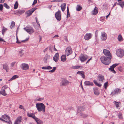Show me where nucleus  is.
I'll use <instances>...</instances> for the list:
<instances>
[{"label": "nucleus", "mask_w": 124, "mask_h": 124, "mask_svg": "<svg viewBox=\"0 0 124 124\" xmlns=\"http://www.w3.org/2000/svg\"><path fill=\"white\" fill-rule=\"evenodd\" d=\"M111 58L109 57H105L104 56H101L100 59L101 62L106 65L109 64L111 62Z\"/></svg>", "instance_id": "1"}, {"label": "nucleus", "mask_w": 124, "mask_h": 124, "mask_svg": "<svg viewBox=\"0 0 124 124\" xmlns=\"http://www.w3.org/2000/svg\"><path fill=\"white\" fill-rule=\"evenodd\" d=\"M36 107L39 112L45 111V106L42 103H39L36 104Z\"/></svg>", "instance_id": "2"}, {"label": "nucleus", "mask_w": 124, "mask_h": 124, "mask_svg": "<svg viewBox=\"0 0 124 124\" xmlns=\"http://www.w3.org/2000/svg\"><path fill=\"white\" fill-rule=\"evenodd\" d=\"M116 54L117 56L122 58L124 55V50L123 49L119 48L116 50Z\"/></svg>", "instance_id": "3"}, {"label": "nucleus", "mask_w": 124, "mask_h": 124, "mask_svg": "<svg viewBox=\"0 0 124 124\" xmlns=\"http://www.w3.org/2000/svg\"><path fill=\"white\" fill-rule=\"evenodd\" d=\"M80 60L81 62H83L88 58V56L86 54H81L79 56Z\"/></svg>", "instance_id": "4"}, {"label": "nucleus", "mask_w": 124, "mask_h": 124, "mask_svg": "<svg viewBox=\"0 0 124 124\" xmlns=\"http://www.w3.org/2000/svg\"><path fill=\"white\" fill-rule=\"evenodd\" d=\"M2 117L4 119L6 120L5 122L8 124H12L10 119V117L6 115H4L2 116Z\"/></svg>", "instance_id": "5"}, {"label": "nucleus", "mask_w": 124, "mask_h": 124, "mask_svg": "<svg viewBox=\"0 0 124 124\" xmlns=\"http://www.w3.org/2000/svg\"><path fill=\"white\" fill-rule=\"evenodd\" d=\"M121 92V91L120 89L116 88L111 92L110 95L112 96L118 94L120 93Z\"/></svg>", "instance_id": "6"}, {"label": "nucleus", "mask_w": 124, "mask_h": 124, "mask_svg": "<svg viewBox=\"0 0 124 124\" xmlns=\"http://www.w3.org/2000/svg\"><path fill=\"white\" fill-rule=\"evenodd\" d=\"M24 29L27 32L30 34H32L34 32L33 28L30 26L26 27Z\"/></svg>", "instance_id": "7"}, {"label": "nucleus", "mask_w": 124, "mask_h": 124, "mask_svg": "<svg viewBox=\"0 0 124 124\" xmlns=\"http://www.w3.org/2000/svg\"><path fill=\"white\" fill-rule=\"evenodd\" d=\"M72 53V49L70 47H68L66 48L65 51V54L67 56H68Z\"/></svg>", "instance_id": "8"}, {"label": "nucleus", "mask_w": 124, "mask_h": 124, "mask_svg": "<svg viewBox=\"0 0 124 124\" xmlns=\"http://www.w3.org/2000/svg\"><path fill=\"white\" fill-rule=\"evenodd\" d=\"M103 52L104 54L107 57H109L111 58L112 55L109 51L106 49H103Z\"/></svg>", "instance_id": "9"}, {"label": "nucleus", "mask_w": 124, "mask_h": 124, "mask_svg": "<svg viewBox=\"0 0 124 124\" xmlns=\"http://www.w3.org/2000/svg\"><path fill=\"white\" fill-rule=\"evenodd\" d=\"M107 34L104 32H101V34L100 36V38L102 41H104L106 40L107 39Z\"/></svg>", "instance_id": "10"}, {"label": "nucleus", "mask_w": 124, "mask_h": 124, "mask_svg": "<svg viewBox=\"0 0 124 124\" xmlns=\"http://www.w3.org/2000/svg\"><path fill=\"white\" fill-rule=\"evenodd\" d=\"M55 16L57 20L60 21L61 20V15L60 11L56 12L55 14Z\"/></svg>", "instance_id": "11"}, {"label": "nucleus", "mask_w": 124, "mask_h": 124, "mask_svg": "<svg viewBox=\"0 0 124 124\" xmlns=\"http://www.w3.org/2000/svg\"><path fill=\"white\" fill-rule=\"evenodd\" d=\"M36 10L35 8H32L31 9L26 11L25 14L27 15L28 16H30L32 13Z\"/></svg>", "instance_id": "12"}, {"label": "nucleus", "mask_w": 124, "mask_h": 124, "mask_svg": "<svg viewBox=\"0 0 124 124\" xmlns=\"http://www.w3.org/2000/svg\"><path fill=\"white\" fill-rule=\"evenodd\" d=\"M22 120V118L21 116H19L17 118L14 124H20Z\"/></svg>", "instance_id": "13"}, {"label": "nucleus", "mask_w": 124, "mask_h": 124, "mask_svg": "<svg viewBox=\"0 0 124 124\" xmlns=\"http://www.w3.org/2000/svg\"><path fill=\"white\" fill-rule=\"evenodd\" d=\"M118 65V64L115 63L113 64L112 66H110V68L108 69L109 70H110L113 73H115L116 71L114 70V68Z\"/></svg>", "instance_id": "14"}, {"label": "nucleus", "mask_w": 124, "mask_h": 124, "mask_svg": "<svg viewBox=\"0 0 124 124\" xmlns=\"http://www.w3.org/2000/svg\"><path fill=\"white\" fill-rule=\"evenodd\" d=\"M92 36V34L91 33H86L85 35L84 38L85 40H88L91 39Z\"/></svg>", "instance_id": "15"}, {"label": "nucleus", "mask_w": 124, "mask_h": 124, "mask_svg": "<svg viewBox=\"0 0 124 124\" xmlns=\"http://www.w3.org/2000/svg\"><path fill=\"white\" fill-rule=\"evenodd\" d=\"M21 67L22 69L24 70H26L29 69L28 65L27 64L25 63L22 64Z\"/></svg>", "instance_id": "16"}, {"label": "nucleus", "mask_w": 124, "mask_h": 124, "mask_svg": "<svg viewBox=\"0 0 124 124\" xmlns=\"http://www.w3.org/2000/svg\"><path fill=\"white\" fill-rule=\"evenodd\" d=\"M104 79V76L102 75L99 74L98 76V80L100 82H102Z\"/></svg>", "instance_id": "17"}, {"label": "nucleus", "mask_w": 124, "mask_h": 124, "mask_svg": "<svg viewBox=\"0 0 124 124\" xmlns=\"http://www.w3.org/2000/svg\"><path fill=\"white\" fill-rule=\"evenodd\" d=\"M59 55L58 53H56L53 57V60L55 62H57L59 59Z\"/></svg>", "instance_id": "18"}, {"label": "nucleus", "mask_w": 124, "mask_h": 124, "mask_svg": "<svg viewBox=\"0 0 124 124\" xmlns=\"http://www.w3.org/2000/svg\"><path fill=\"white\" fill-rule=\"evenodd\" d=\"M25 12V11L23 10L20 9L18 10L15 11L14 13V14L19 15L21 14H23Z\"/></svg>", "instance_id": "19"}, {"label": "nucleus", "mask_w": 124, "mask_h": 124, "mask_svg": "<svg viewBox=\"0 0 124 124\" xmlns=\"http://www.w3.org/2000/svg\"><path fill=\"white\" fill-rule=\"evenodd\" d=\"M85 107H84L82 105L79 106L78 108V112H79L81 111L84 110L85 109V108L86 107L85 105Z\"/></svg>", "instance_id": "20"}, {"label": "nucleus", "mask_w": 124, "mask_h": 124, "mask_svg": "<svg viewBox=\"0 0 124 124\" xmlns=\"http://www.w3.org/2000/svg\"><path fill=\"white\" fill-rule=\"evenodd\" d=\"M69 82L65 79L64 78L62 82V85L63 86H66L67 84L69 83Z\"/></svg>", "instance_id": "21"}, {"label": "nucleus", "mask_w": 124, "mask_h": 124, "mask_svg": "<svg viewBox=\"0 0 124 124\" xmlns=\"http://www.w3.org/2000/svg\"><path fill=\"white\" fill-rule=\"evenodd\" d=\"M50 59V56L46 54V55L44 57L43 59V61L44 62L47 63V61L49 60Z\"/></svg>", "instance_id": "22"}, {"label": "nucleus", "mask_w": 124, "mask_h": 124, "mask_svg": "<svg viewBox=\"0 0 124 124\" xmlns=\"http://www.w3.org/2000/svg\"><path fill=\"white\" fill-rule=\"evenodd\" d=\"M83 68V67L81 66H78V65H76V66H72L71 67V68L73 69H82Z\"/></svg>", "instance_id": "23"}, {"label": "nucleus", "mask_w": 124, "mask_h": 124, "mask_svg": "<svg viewBox=\"0 0 124 124\" xmlns=\"http://www.w3.org/2000/svg\"><path fill=\"white\" fill-rule=\"evenodd\" d=\"M85 85L93 86V82H91L89 81H86L84 82Z\"/></svg>", "instance_id": "24"}, {"label": "nucleus", "mask_w": 124, "mask_h": 124, "mask_svg": "<svg viewBox=\"0 0 124 124\" xmlns=\"http://www.w3.org/2000/svg\"><path fill=\"white\" fill-rule=\"evenodd\" d=\"M77 74H79L83 78H85V76L84 75V72L83 71H78L77 72Z\"/></svg>", "instance_id": "25"}, {"label": "nucleus", "mask_w": 124, "mask_h": 124, "mask_svg": "<svg viewBox=\"0 0 124 124\" xmlns=\"http://www.w3.org/2000/svg\"><path fill=\"white\" fill-rule=\"evenodd\" d=\"M35 120L37 123V124H42L43 122L40 119H39L38 118L36 117L34 119Z\"/></svg>", "instance_id": "26"}, {"label": "nucleus", "mask_w": 124, "mask_h": 124, "mask_svg": "<svg viewBox=\"0 0 124 124\" xmlns=\"http://www.w3.org/2000/svg\"><path fill=\"white\" fill-rule=\"evenodd\" d=\"M27 115L28 117H32L34 119L36 117L35 115L33 113H27Z\"/></svg>", "instance_id": "27"}, {"label": "nucleus", "mask_w": 124, "mask_h": 124, "mask_svg": "<svg viewBox=\"0 0 124 124\" xmlns=\"http://www.w3.org/2000/svg\"><path fill=\"white\" fill-rule=\"evenodd\" d=\"M66 3H64L61 5V7L62 11H64L65 10V8H66Z\"/></svg>", "instance_id": "28"}, {"label": "nucleus", "mask_w": 124, "mask_h": 124, "mask_svg": "<svg viewBox=\"0 0 124 124\" xmlns=\"http://www.w3.org/2000/svg\"><path fill=\"white\" fill-rule=\"evenodd\" d=\"M66 55H62L61 57V60L63 62H64L66 61Z\"/></svg>", "instance_id": "29"}, {"label": "nucleus", "mask_w": 124, "mask_h": 124, "mask_svg": "<svg viewBox=\"0 0 124 124\" xmlns=\"http://www.w3.org/2000/svg\"><path fill=\"white\" fill-rule=\"evenodd\" d=\"M41 69L43 70H51L52 69V68L49 66H48L42 67Z\"/></svg>", "instance_id": "30"}, {"label": "nucleus", "mask_w": 124, "mask_h": 124, "mask_svg": "<svg viewBox=\"0 0 124 124\" xmlns=\"http://www.w3.org/2000/svg\"><path fill=\"white\" fill-rule=\"evenodd\" d=\"M3 68L7 72L8 70V65L7 64H3Z\"/></svg>", "instance_id": "31"}, {"label": "nucleus", "mask_w": 124, "mask_h": 124, "mask_svg": "<svg viewBox=\"0 0 124 124\" xmlns=\"http://www.w3.org/2000/svg\"><path fill=\"white\" fill-rule=\"evenodd\" d=\"M98 12V8L97 7H95L93 10V12L92 13V14L93 15H96L97 14Z\"/></svg>", "instance_id": "32"}, {"label": "nucleus", "mask_w": 124, "mask_h": 124, "mask_svg": "<svg viewBox=\"0 0 124 124\" xmlns=\"http://www.w3.org/2000/svg\"><path fill=\"white\" fill-rule=\"evenodd\" d=\"M93 89L94 91V94L95 95H98L99 94V91L97 88H93Z\"/></svg>", "instance_id": "33"}, {"label": "nucleus", "mask_w": 124, "mask_h": 124, "mask_svg": "<svg viewBox=\"0 0 124 124\" xmlns=\"http://www.w3.org/2000/svg\"><path fill=\"white\" fill-rule=\"evenodd\" d=\"M119 3L117 4L118 5H120L122 8H123L124 7V1H119Z\"/></svg>", "instance_id": "34"}, {"label": "nucleus", "mask_w": 124, "mask_h": 124, "mask_svg": "<svg viewBox=\"0 0 124 124\" xmlns=\"http://www.w3.org/2000/svg\"><path fill=\"white\" fill-rule=\"evenodd\" d=\"M93 82L96 85L99 87H100L102 85L101 84L98 83L97 81L96 80H94L93 81Z\"/></svg>", "instance_id": "35"}, {"label": "nucleus", "mask_w": 124, "mask_h": 124, "mask_svg": "<svg viewBox=\"0 0 124 124\" xmlns=\"http://www.w3.org/2000/svg\"><path fill=\"white\" fill-rule=\"evenodd\" d=\"M18 77V76L17 75H15L14 76H13L12 78H11L10 80H9V81H11L12 80H14Z\"/></svg>", "instance_id": "36"}, {"label": "nucleus", "mask_w": 124, "mask_h": 124, "mask_svg": "<svg viewBox=\"0 0 124 124\" xmlns=\"http://www.w3.org/2000/svg\"><path fill=\"white\" fill-rule=\"evenodd\" d=\"M114 103L115 104L116 108H118V107L119 106V104L120 103V102H117L115 101H114Z\"/></svg>", "instance_id": "37"}, {"label": "nucleus", "mask_w": 124, "mask_h": 124, "mask_svg": "<svg viewBox=\"0 0 124 124\" xmlns=\"http://www.w3.org/2000/svg\"><path fill=\"white\" fill-rule=\"evenodd\" d=\"M0 93L4 96H5L7 95L5 90H2L1 91H0Z\"/></svg>", "instance_id": "38"}, {"label": "nucleus", "mask_w": 124, "mask_h": 124, "mask_svg": "<svg viewBox=\"0 0 124 124\" xmlns=\"http://www.w3.org/2000/svg\"><path fill=\"white\" fill-rule=\"evenodd\" d=\"M82 9V7L79 5H77L76 8V10L78 11H80Z\"/></svg>", "instance_id": "39"}, {"label": "nucleus", "mask_w": 124, "mask_h": 124, "mask_svg": "<svg viewBox=\"0 0 124 124\" xmlns=\"http://www.w3.org/2000/svg\"><path fill=\"white\" fill-rule=\"evenodd\" d=\"M117 39L119 41L121 42L123 41V38L121 35L120 34L117 37Z\"/></svg>", "instance_id": "40"}, {"label": "nucleus", "mask_w": 124, "mask_h": 124, "mask_svg": "<svg viewBox=\"0 0 124 124\" xmlns=\"http://www.w3.org/2000/svg\"><path fill=\"white\" fill-rule=\"evenodd\" d=\"M18 3L17 1L16 2L14 6V9H16L17 8L18 6Z\"/></svg>", "instance_id": "41"}, {"label": "nucleus", "mask_w": 124, "mask_h": 124, "mask_svg": "<svg viewBox=\"0 0 124 124\" xmlns=\"http://www.w3.org/2000/svg\"><path fill=\"white\" fill-rule=\"evenodd\" d=\"M15 22L13 21H12L11 23V25L10 26V27L12 29L15 26Z\"/></svg>", "instance_id": "42"}, {"label": "nucleus", "mask_w": 124, "mask_h": 124, "mask_svg": "<svg viewBox=\"0 0 124 124\" xmlns=\"http://www.w3.org/2000/svg\"><path fill=\"white\" fill-rule=\"evenodd\" d=\"M56 68V67H53V69L52 70H49L48 71L52 73L54 72Z\"/></svg>", "instance_id": "43"}, {"label": "nucleus", "mask_w": 124, "mask_h": 124, "mask_svg": "<svg viewBox=\"0 0 124 124\" xmlns=\"http://www.w3.org/2000/svg\"><path fill=\"white\" fill-rule=\"evenodd\" d=\"M118 117L120 119H122L123 118L122 115L121 113H119L118 114Z\"/></svg>", "instance_id": "44"}, {"label": "nucleus", "mask_w": 124, "mask_h": 124, "mask_svg": "<svg viewBox=\"0 0 124 124\" xmlns=\"http://www.w3.org/2000/svg\"><path fill=\"white\" fill-rule=\"evenodd\" d=\"M7 29L6 28L4 27L3 28V29H2V34L3 35H4V32H5V31L7 30Z\"/></svg>", "instance_id": "45"}, {"label": "nucleus", "mask_w": 124, "mask_h": 124, "mask_svg": "<svg viewBox=\"0 0 124 124\" xmlns=\"http://www.w3.org/2000/svg\"><path fill=\"white\" fill-rule=\"evenodd\" d=\"M105 18V16H102L100 18V20L101 21L103 22L104 20V19Z\"/></svg>", "instance_id": "46"}, {"label": "nucleus", "mask_w": 124, "mask_h": 124, "mask_svg": "<svg viewBox=\"0 0 124 124\" xmlns=\"http://www.w3.org/2000/svg\"><path fill=\"white\" fill-rule=\"evenodd\" d=\"M4 6L7 9H8L9 8V6L6 3H4Z\"/></svg>", "instance_id": "47"}, {"label": "nucleus", "mask_w": 124, "mask_h": 124, "mask_svg": "<svg viewBox=\"0 0 124 124\" xmlns=\"http://www.w3.org/2000/svg\"><path fill=\"white\" fill-rule=\"evenodd\" d=\"M108 82H107L104 84V86L105 88L106 89L107 87L108 86Z\"/></svg>", "instance_id": "48"}, {"label": "nucleus", "mask_w": 124, "mask_h": 124, "mask_svg": "<svg viewBox=\"0 0 124 124\" xmlns=\"http://www.w3.org/2000/svg\"><path fill=\"white\" fill-rule=\"evenodd\" d=\"M8 87V86L6 85H5L2 87L1 88V90H5Z\"/></svg>", "instance_id": "49"}, {"label": "nucleus", "mask_w": 124, "mask_h": 124, "mask_svg": "<svg viewBox=\"0 0 124 124\" xmlns=\"http://www.w3.org/2000/svg\"><path fill=\"white\" fill-rule=\"evenodd\" d=\"M19 108L21 109H23L25 111V110L23 106L22 105H20L19 106Z\"/></svg>", "instance_id": "50"}, {"label": "nucleus", "mask_w": 124, "mask_h": 124, "mask_svg": "<svg viewBox=\"0 0 124 124\" xmlns=\"http://www.w3.org/2000/svg\"><path fill=\"white\" fill-rule=\"evenodd\" d=\"M44 99V98H39L38 99H37V101H41L43 100Z\"/></svg>", "instance_id": "51"}, {"label": "nucleus", "mask_w": 124, "mask_h": 124, "mask_svg": "<svg viewBox=\"0 0 124 124\" xmlns=\"http://www.w3.org/2000/svg\"><path fill=\"white\" fill-rule=\"evenodd\" d=\"M19 54L20 56L22 55L23 54V52L22 51H19Z\"/></svg>", "instance_id": "52"}, {"label": "nucleus", "mask_w": 124, "mask_h": 124, "mask_svg": "<svg viewBox=\"0 0 124 124\" xmlns=\"http://www.w3.org/2000/svg\"><path fill=\"white\" fill-rule=\"evenodd\" d=\"M3 10V5L0 4V10L2 11Z\"/></svg>", "instance_id": "53"}, {"label": "nucleus", "mask_w": 124, "mask_h": 124, "mask_svg": "<svg viewBox=\"0 0 124 124\" xmlns=\"http://www.w3.org/2000/svg\"><path fill=\"white\" fill-rule=\"evenodd\" d=\"M37 2V0H34L33 3L32 4V5H33L36 4Z\"/></svg>", "instance_id": "54"}, {"label": "nucleus", "mask_w": 124, "mask_h": 124, "mask_svg": "<svg viewBox=\"0 0 124 124\" xmlns=\"http://www.w3.org/2000/svg\"><path fill=\"white\" fill-rule=\"evenodd\" d=\"M70 16V14L69 12H67V18H68V17Z\"/></svg>", "instance_id": "55"}, {"label": "nucleus", "mask_w": 124, "mask_h": 124, "mask_svg": "<svg viewBox=\"0 0 124 124\" xmlns=\"http://www.w3.org/2000/svg\"><path fill=\"white\" fill-rule=\"evenodd\" d=\"M29 39V38H26L25 40H23L21 41V42H24L27 41Z\"/></svg>", "instance_id": "56"}, {"label": "nucleus", "mask_w": 124, "mask_h": 124, "mask_svg": "<svg viewBox=\"0 0 124 124\" xmlns=\"http://www.w3.org/2000/svg\"><path fill=\"white\" fill-rule=\"evenodd\" d=\"M16 63L15 62H12L11 64V66L12 67H13L14 64H15Z\"/></svg>", "instance_id": "57"}, {"label": "nucleus", "mask_w": 124, "mask_h": 124, "mask_svg": "<svg viewBox=\"0 0 124 124\" xmlns=\"http://www.w3.org/2000/svg\"><path fill=\"white\" fill-rule=\"evenodd\" d=\"M0 41H3L5 42H6L2 38L0 37Z\"/></svg>", "instance_id": "58"}, {"label": "nucleus", "mask_w": 124, "mask_h": 124, "mask_svg": "<svg viewBox=\"0 0 124 124\" xmlns=\"http://www.w3.org/2000/svg\"><path fill=\"white\" fill-rule=\"evenodd\" d=\"M81 115L83 117H85L87 116V115H86L83 114V115Z\"/></svg>", "instance_id": "59"}, {"label": "nucleus", "mask_w": 124, "mask_h": 124, "mask_svg": "<svg viewBox=\"0 0 124 124\" xmlns=\"http://www.w3.org/2000/svg\"><path fill=\"white\" fill-rule=\"evenodd\" d=\"M62 0H54L53 1L54 2H60V1H62Z\"/></svg>", "instance_id": "60"}, {"label": "nucleus", "mask_w": 124, "mask_h": 124, "mask_svg": "<svg viewBox=\"0 0 124 124\" xmlns=\"http://www.w3.org/2000/svg\"><path fill=\"white\" fill-rule=\"evenodd\" d=\"M91 59H92V57H91L89 59L87 60V62L86 63H86H88L89 62L90 60H91Z\"/></svg>", "instance_id": "61"}, {"label": "nucleus", "mask_w": 124, "mask_h": 124, "mask_svg": "<svg viewBox=\"0 0 124 124\" xmlns=\"http://www.w3.org/2000/svg\"><path fill=\"white\" fill-rule=\"evenodd\" d=\"M3 118H0V120L2 121H4L5 122V120Z\"/></svg>", "instance_id": "62"}, {"label": "nucleus", "mask_w": 124, "mask_h": 124, "mask_svg": "<svg viewBox=\"0 0 124 124\" xmlns=\"http://www.w3.org/2000/svg\"><path fill=\"white\" fill-rule=\"evenodd\" d=\"M5 0H1L0 1V3H3L5 1Z\"/></svg>", "instance_id": "63"}, {"label": "nucleus", "mask_w": 124, "mask_h": 124, "mask_svg": "<svg viewBox=\"0 0 124 124\" xmlns=\"http://www.w3.org/2000/svg\"><path fill=\"white\" fill-rule=\"evenodd\" d=\"M21 42H20L18 40V41L17 40L16 42L17 43L19 44L20 43H21Z\"/></svg>", "instance_id": "64"}]
</instances>
